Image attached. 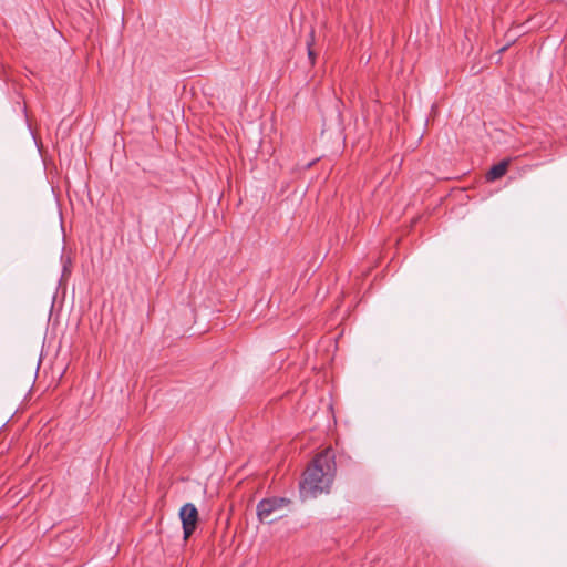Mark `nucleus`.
I'll return each mask as SVG.
<instances>
[{
    "label": "nucleus",
    "instance_id": "1",
    "mask_svg": "<svg viewBox=\"0 0 567 567\" xmlns=\"http://www.w3.org/2000/svg\"><path fill=\"white\" fill-rule=\"evenodd\" d=\"M334 457L333 450L326 449L306 468L300 482V495L303 499L329 492L336 475Z\"/></svg>",
    "mask_w": 567,
    "mask_h": 567
},
{
    "label": "nucleus",
    "instance_id": "2",
    "mask_svg": "<svg viewBox=\"0 0 567 567\" xmlns=\"http://www.w3.org/2000/svg\"><path fill=\"white\" fill-rule=\"evenodd\" d=\"M290 504V499L286 497L264 498L257 504V516L262 523H272V514Z\"/></svg>",
    "mask_w": 567,
    "mask_h": 567
},
{
    "label": "nucleus",
    "instance_id": "3",
    "mask_svg": "<svg viewBox=\"0 0 567 567\" xmlns=\"http://www.w3.org/2000/svg\"><path fill=\"white\" fill-rule=\"evenodd\" d=\"M184 539H188L195 532L198 523V511L193 503H186L179 509Z\"/></svg>",
    "mask_w": 567,
    "mask_h": 567
},
{
    "label": "nucleus",
    "instance_id": "4",
    "mask_svg": "<svg viewBox=\"0 0 567 567\" xmlns=\"http://www.w3.org/2000/svg\"><path fill=\"white\" fill-rule=\"evenodd\" d=\"M509 159H504L491 167V169L487 172V179L488 181H496L501 177H503L508 168Z\"/></svg>",
    "mask_w": 567,
    "mask_h": 567
},
{
    "label": "nucleus",
    "instance_id": "5",
    "mask_svg": "<svg viewBox=\"0 0 567 567\" xmlns=\"http://www.w3.org/2000/svg\"><path fill=\"white\" fill-rule=\"evenodd\" d=\"M313 43H315V30L311 29L309 37L307 39L308 59H309L310 65H315L316 56H317V53L312 49Z\"/></svg>",
    "mask_w": 567,
    "mask_h": 567
}]
</instances>
